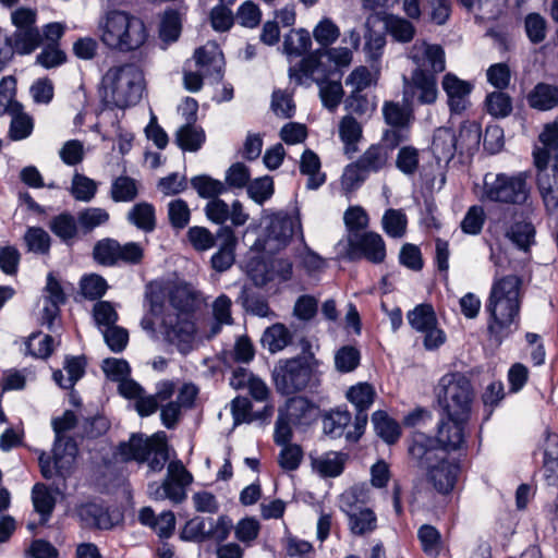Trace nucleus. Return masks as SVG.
<instances>
[{"instance_id": "obj_1", "label": "nucleus", "mask_w": 558, "mask_h": 558, "mask_svg": "<svg viewBox=\"0 0 558 558\" xmlns=\"http://www.w3.org/2000/svg\"><path fill=\"white\" fill-rule=\"evenodd\" d=\"M198 298L197 291L186 282H178L167 289L157 283L147 287L150 315L159 320V330L165 340L182 353L192 348L195 338L192 313Z\"/></svg>"}, {"instance_id": "obj_2", "label": "nucleus", "mask_w": 558, "mask_h": 558, "mask_svg": "<svg viewBox=\"0 0 558 558\" xmlns=\"http://www.w3.org/2000/svg\"><path fill=\"white\" fill-rule=\"evenodd\" d=\"M522 280L514 275L495 279L486 302L489 314L487 329L490 338L500 344L518 328Z\"/></svg>"}, {"instance_id": "obj_3", "label": "nucleus", "mask_w": 558, "mask_h": 558, "mask_svg": "<svg viewBox=\"0 0 558 558\" xmlns=\"http://www.w3.org/2000/svg\"><path fill=\"white\" fill-rule=\"evenodd\" d=\"M97 36L107 49L128 53L141 50L149 39V32L138 15L112 9L99 17Z\"/></svg>"}, {"instance_id": "obj_4", "label": "nucleus", "mask_w": 558, "mask_h": 558, "mask_svg": "<svg viewBox=\"0 0 558 558\" xmlns=\"http://www.w3.org/2000/svg\"><path fill=\"white\" fill-rule=\"evenodd\" d=\"M144 88V74L133 63L111 66L102 77L105 102L120 109L135 106L141 100Z\"/></svg>"}, {"instance_id": "obj_5", "label": "nucleus", "mask_w": 558, "mask_h": 558, "mask_svg": "<svg viewBox=\"0 0 558 558\" xmlns=\"http://www.w3.org/2000/svg\"><path fill=\"white\" fill-rule=\"evenodd\" d=\"M433 442L427 435L415 433L409 452L426 469L427 480L434 488L441 494H448L456 484L459 466L440 456Z\"/></svg>"}, {"instance_id": "obj_6", "label": "nucleus", "mask_w": 558, "mask_h": 558, "mask_svg": "<svg viewBox=\"0 0 558 558\" xmlns=\"http://www.w3.org/2000/svg\"><path fill=\"white\" fill-rule=\"evenodd\" d=\"M372 499L371 487L360 483L345 489L339 498L340 510L345 514L351 534L364 536L377 529V515L366 507Z\"/></svg>"}, {"instance_id": "obj_7", "label": "nucleus", "mask_w": 558, "mask_h": 558, "mask_svg": "<svg viewBox=\"0 0 558 558\" xmlns=\"http://www.w3.org/2000/svg\"><path fill=\"white\" fill-rule=\"evenodd\" d=\"M439 405L449 417L470 420L474 403V390L470 380L460 373L444 375L436 388Z\"/></svg>"}, {"instance_id": "obj_8", "label": "nucleus", "mask_w": 558, "mask_h": 558, "mask_svg": "<svg viewBox=\"0 0 558 558\" xmlns=\"http://www.w3.org/2000/svg\"><path fill=\"white\" fill-rule=\"evenodd\" d=\"M117 454L123 461L148 462L151 472H160L168 460L166 435L162 432L150 437L133 434L128 442H122Z\"/></svg>"}, {"instance_id": "obj_9", "label": "nucleus", "mask_w": 558, "mask_h": 558, "mask_svg": "<svg viewBox=\"0 0 558 558\" xmlns=\"http://www.w3.org/2000/svg\"><path fill=\"white\" fill-rule=\"evenodd\" d=\"M530 190L525 173L508 175L505 173H486L478 195L482 201L524 204Z\"/></svg>"}, {"instance_id": "obj_10", "label": "nucleus", "mask_w": 558, "mask_h": 558, "mask_svg": "<svg viewBox=\"0 0 558 558\" xmlns=\"http://www.w3.org/2000/svg\"><path fill=\"white\" fill-rule=\"evenodd\" d=\"M319 365V361L312 353L280 362L272 374L277 390L282 395L303 390L308 385L313 371Z\"/></svg>"}, {"instance_id": "obj_11", "label": "nucleus", "mask_w": 558, "mask_h": 558, "mask_svg": "<svg viewBox=\"0 0 558 558\" xmlns=\"http://www.w3.org/2000/svg\"><path fill=\"white\" fill-rule=\"evenodd\" d=\"M75 424L76 416L72 411H65L62 416L52 421L56 433L53 465L61 476H65L71 471L77 453L76 444L70 438H64L62 434L72 429Z\"/></svg>"}, {"instance_id": "obj_12", "label": "nucleus", "mask_w": 558, "mask_h": 558, "mask_svg": "<svg viewBox=\"0 0 558 558\" xmlns=\"http://www.w3.org/2000/svg\"><path fill=\"white\" fill-rule=\"evenodd\" d=\"M410 326L423 335V344L426 350H435L446 341V335L438 327L436 313L430 304L423 303L416 305L407 314Z\"/></svg>"}, {"instance_id": "obj_13", "label": "nucleus", "mask_w": 558, "mask_h": 558, "mask_svg": "<svg viewBox=\"0 0 558 558\" xmlns=\"http://www.w3.org/2000/svg\"><path fill=\"white\" fill-rule=\"evenodd\" d=\"M301 225L298 218L275 215L269 217L265 223V231L258 240L262 250L267 254H275L284 248L296 229Z\"/></svg>"}, {"instance_id": "obj_14", "label": "nucleus", "mask_w": 558, "mask_h": 558, "mask_svg": "<svg viewBox=\"0 0 558 558\" xmlns=\"http://www.w3.org/2000/svg\"><path fill=\"white\" fill-rule=\"evenodd\" d=\"M193 481L192 474L179 460L171 461L167 468V476L161 485L149 487L150 496L156 500L170 499L180 504L186 498L185 487Z\"/></svg>"}, {"instance_id": "obj_15", "label": "nucleus", "mask_w": 558, "mask_h": 558, "mask_svg": "<svg viewBox=\"0 0 558 558\" xmlns=\"http://www.w3.org/2000/svg\"><path fill=\"white\" fill-rule=\"evenodd\" d=\"M438 88L436 75L413 70L410 77H403V100H416L421 105H432L437 100Z\"/></svg>"}, {"instance_id": "obj_16", "label": "nucleus", "mask_w": 558, "mask_h": 558, "mask_svg": "<svg viewBox=\"0 0 558 558\" xmlns=\"http://www.w3.org/2000/svg\"><path fill=\"white\" fill-rule=\"evenodd\" d=\"M408 58L415 64L414 70L436 75L446 69L445 51L439 45L416 40L410 48Z\"/></svg>"}, {"instance_id": "obj_17", "label": "nucleus", "mask_w": 558, "mask_h": 558, "mask_svg": "<svg viewBox=\"0 0 558 558\" xmlns=\"http://www.w3.org/2000/svg\"><path fill=\"white\" fill-rule=\"evenodd\" d=\"M330 74L331 69L326 65V58L322 57L320 50L303 59L298 69L289 70L290 77L301 85L323 84Z\"/></svg>"}, {"instance_id": "obj_18", "label": "nucleus", "mask_w": 558, "mask_h": 558, "mask_svg": "<svg viewBox=\"0 0 558 558\" xmlns=\"http://www.w3.org/2000/svg\"><path fill=\"white\" fill-rule=\"evenodd\" d=\"M441 87L447 96V104L453 113H462L471 106V94L474 85L461 80L453 73H447L442 77Z\"/></svg>"}, {"instance_id": "obj_19", "label": "nucleus", "mask_w": 558, "mask_h": 558, "mask_svg": "<svg viewBox=\"0 0 558 558\" xmlns=\"http://www.w3.org/2000/svg\"><path fill=\"white\" fill-rule=\"evenodd\" d=\"M44 293L40 300L43 305L40 322L49 329H52L53 322L59 315V306L65 301L63 289L52 274H49L47 277Z\"/></svg>"}, {"instance_id": "obj_20", "label": "nucleus", "mask_w": 558, "mask_h": 558, "mask_svg": "<svg viewBox=\"0 0 558 558\" xmlns=\"http://www.w3.org/2000/svg\"><path fill=\"white\" fill-rule=\"evenodd\" d=\"M469 420L461 417L441 418L437 429V442L445 450H457L462 447L465 438V427Z\"/></svg>"}, {"instance_id": "obj_21", "label": "nucleus", "mask_w": 558, "mask_h": 558, "mask_svg": "<svg viewBox=\"0 0 558 558\" xmlns=\"http://www.w3.org/2000/svg\"><path fill=\"white\" fill-rule=\"evenodd\" d=\"M537 183L547 210L558 216V163L538 168Z\"/></svg>"}, {"instance_id": "obj_22", "label": "nucleus", "mask_w": 558, "mask_h": 558, "mask_svg": "<svg viewBox=\"0 0 558 558\" xmlns=\"http://www.w3.org/2000/svg\"><path fill=\"white\" fill-rule=\"evenodd\" d=\"M539 142L542 147H536L533 153L536 167L558 163V117L545 125L544 131L539 134Z\"/></svg>"}, {"instance_id": "obj_23", "label": "nucleus", "mask_w": 558, "mask_h": 558, "mask_svg": "<svg viewBox=\"0 0 558 558\" xmlns=\"http://www.w3.org/2000/svg\"><path fill=\"white\" fill-rule=\"evenodd\" d=\"M78 515L86 525L96 526L98 529H111L121 519L118 511H109L97 504H87L78 508Z\"/></svg>"}, {"instance_id": "obj_24", "label": "nucleus", "mask_w": 558, "mask_h": 558, "mask_svg": "<svg viewBox=\"0 0 558 558\" xmlns=\"http://www.w3.org/2000/svg\"><path fill=\"white\" fill-rule=\"evenodd\" d=\"M196 65L206 75H216L221 78V70L223 66V56L219 46L215 43H207L198 48L194 53Z\"/></svg>"}, {"instance_id": "obj_25", "label": "nucleus", "mask_w": 558, "mask_h": 558, "mask_svg": "<svg viewBox=\"0 0 558 558\" xmlns=\"http://www.w3.org/2000/svg\"><path fill=\"white\" fill-rule=\"evenodd\" d=\"M217 238L221 241L219 251L211 257V265L218 271H225L231 267L234 262V246L236 238L229 227H221L217 233Z\"/></svg>"}, {"instance_id": "obj_26", "label": "nucleus", "mask_w": 558, "mask_h": 558, "mask_svg": "<svg viewBox=\"0 0 558 558\" xmlns=\"http://www.w3.org/2000/svg\"><path fill=\"white\" fill-rule=\"evenodd\" d=\"M345 462V453L329 451L314 458L312 460V466L322 477H337L343 472Z\"/></svg>"}, {"instance_id": "obj_27", "label": "nucleus", "mask_w": 558, "mask_h": 558, "mask_svg": "<svg viewBox=\"0 0 558 558\" xmlns=\"http://www.w3.org/2000/svg\"><path fill=\"white\" fill-rule=\"evenodd\" d=\"M457 149L456 133L449 128H439L435 131L432 142V151L438 161H449Z\"/></svg>"}, {"instance_id": "obj_28", "label": "nucleus", "mask_w": 558, "mask_h": 558, "mask_svg": "<svg viewBox=\"0 0 558 558\" xmlns=\"http://www.w3.org/2000/svg\"><path fill=\"white\" fill-rule=\"evenodd\" d=\"M527 104L531 108L547 111L558 105V88L546 83H538L527 95Z\"/></svg>"}, {"instance_id": "obj_29", "label": "nucleus", "mask_w": 558, "mask_h": 558, "mask_svg": "<svg viewBox=\"0 0 558 558\" xmlns=\"http://www.w3.org/2000/svg\"><path fill=\"white\" fill-rule=\"evenodd\" d=\"M300 171L307 177L306 187L316 190L326 181V175L320 171V159L311 149H305L301 156Z\"/></svg>"}, {"instance_id": "obj_30", "label": "nucleus", "mask_w": 558, "mask_h": 558, "mask_svg": "<svg viewBox=\"0 0 558 558\" xmlns=\"http://www.w3.org/2000/svg\"><path fill=\"white\" fill-rule=\"evenodd\" d=\"M339 136L343 143L344 153L352 157L357 151V143L362 138V126L351 116H345L339 123Z\"/></svg>"}, {"instance_id": "obj_31", "label": "nucleus", "mask_w": 558, "mask_h": 558, "mask_svg": "<svg viewBox=\"0 0 558 558\" xmlns=\"http://www.w3.org/2000/svg\"><path fill=\"white\" fill-rule=\"evenodd\" d=\"M390 150L383 145H372L355 161L367 174L383 170L389 160Z\"/></svg>"}, {"instance_id": "obj_32", "label": "nucleus", "mask_w": 558, "mask_h": 558, "mask_svg": "<svg viewBox=\"0 0 558 558\" xmlns=\"http://www.w3.org/2000/svg\"><path fill=\"white\" fill-rule=\"evenodd\" d=\"M357 247L364 257L372 263H381L386 257L385 242L378 233L367 232L363 234L357 242Z\"/></svg>"}, {"instance_id": "obj_33", "label": "nucleus", "mask_w": 558, "mask_h": 558, "mask_svg": "<svg viewBox=\"0 0 558 558\" xmlns=\"http://www.w3.org/2000/svg\"><path fill=\"white\" fill-rule=\"evenodd\" d=\"M175 142L183 150L196 151L205 142L204 130L193 123H185L177 131Z\"/></svg>"}, {"instance_id": "obj_34", "label": "nucleus", "mask_w": 558, "mask_h": 558, "mask_svg": "<svg viewBox=\"0 0 558 558\" xmlns=\"http://www.w3.org/2000/svg\"><path fill=\"white\" fill-rule=\"evenodd\" d=\"M345 397L356 411L365 412L374 403L376 391L368 383H357L347 390Z\"/></svg>"}, {"instance_id": "obj_35", "label": "nucleus", "mask_w": 558, "mask_h": 558, "mask_svg": "<svg viewBox=\"0 0 558 558\" xmlns=\"http://www.w3.org/2000/svg\"><path fill=\"white\" fill-rule=\"evenodd\" d=\"M291 341V333L283 324H274L268 327L262 337V343L269 352L283 350Z\"/></svg>"}, {"instance_id": "obj_36", "label": "nucleus", "mask_w": 558, "mask_h": 558, "mask_svg": "<svg viewBox=\"0 0 558 558\" xmlns=\"http://www.w3.org/2000/svg\"><path fill=\"white\" fill-rule=\"evenodd\" d=\"M252 404L247 398L236 397L231 403V413L235 424L251 422L255 418H269L272 415L274 408L266 405L262 414H253L251 411Z\"/></svg>"}, {"instance_id": "obj_37", "label": "nucleus", "mask_w": 558, "mask_h": 558, "mask_svg": "<svg viewBox=\"0 0 558 558\" xmlns=\"http://www.w3.org/2000/svg\"><path fill=\"white\" fill-rule=\"evenodd\" d=\"M387 33L399 43H409L415 35V27L408 20L397 15H386L384 17Z\"/></svg>"}, {"instance_id": "obj_38", "label": "nucleus", "mask_w": 558, "mask_h": 558, "mask_svg": "<svg viewBox=\"0 0 558 558\" xmlns=\"http://www.w3.org/2000/svg\"><path fill=\"white\" fill-rule=\"evenodd\" d=\"M376 434L387 444H393L400 437L399 424L390 418L384 411H376L372 415Z\"/></svg>"}, {"instance_id": "obj_39", "label": "nucleus", "mask_w": 558, "mask_h": 558, "mask_svg": "<svg viewBox=\"0 0 558 558\" xmlns=\"http://www.w3.org/2000/svg\"><path fill=\"white\" fill-rule=\"evenodd\" d=\"M51 231L65 243H71L78 233V221L70 214H60L51 219Z\"/></svg>"}, {"instance_id": "obj_40", "label": "nucleus", "mask_w": 558, "mask_h": 558, "mask_svg": "<svg viewBox=\"0 0 558 558\" xmlns=\"http://www.w3.org/2000/svg\"><path fill=\"white\" fill-rule=\"evenodd\" d=\"M85 369V361L83 357H69L64 364V371L68 377L64 378L62 371L53 373L54 381L62 388L69 389L83 376Z\"/></svg>"}, {"instance_id": "obj_41", "label": "nucleus", "mask_w": 558, "mask_h": 558, "mask_svg": "<svg viewBox=\"0 0 558 558\" xmlns=\"http://www.w3.org/2000/svg\"><path fill=\"white\" fill-rule=\"evenodd\" d=\"M13 48L20 54H29L41 43V35L37 27L15 31L12 35Z\"/></svg>"}, {"instance_id": "obj_42", "label": "nucleus", "mask_w": 558, "mask_h": 558, "mask_svg": "<svg viewBox=\"0 0 558 558\" xmlns=\"http://www.w3.org/2000/svg\"><path fill=\"white\" fill-rule=\"evenodd\" d=\"M312 46L308 31L304 28L292 29L286 35L283 51L288 56H301Z\"/></svg>"}, {"instance_id": "obj_43", "label": "nucleus", "mask_w": 558, "mask_h": 558, "mask_svg": "<svg viewBox=\"0 0 558 558\" xmlns=\"http://www.w3.org/2000/svg\"><path fill=\"white\" fill-rule=\"evenodd\" d=\"M16 81L13 76H5L0 82V116L16 113L21 104L14 99Z\"/></svg>"}, {"instance_id": "obj_44", "label": "nucleus", "mask_w": 558, "mask_h": 558, "mask_svg": "<svg viewBox=\"0 0 558 558\" xmlns=\"http://www.w3.org/2000/svg\"><path fill=\"white\" fill-rule=\"evenodd\" d=\"M97 183L78 172H75L72 177L70 194L78 202H90L96 192H97Z\"/></svg>"}, {"instance_id": "obj_45", "label": "nucleus", "mask_w": 558, "mask_h": 558, "mask_svg": "<svg viewBox=\"0 0 558 558\" xmlns=\"http://www.w3.org/2000/svg\"><path fill=\"white\" fill-rule=\"evenodd\" d=\"M32 501L35 510L47 520L51 514L56 498L51 490L44 484H36L32 489Z\"/></svg>"}, {"instance_id": "obj_46", "label": "nucleus", "mask_w": 558, "mask_h": 558, "mask_svg": "<svg viewBox=\"0 0 558 558\" xmlns=\"http://www.w3.org/2000/svg\"><path fill=\"white\" fill-rule=\"evenodd\" d=\"M312 33L315 41L324 48L329 47L340 37L339 26L329 17L322 19Z\"/></svg>"}, {"instance_id": "obj_47", "label": "nucleus", "mask_w": 558, "mask_h": 558, "mask_svg": "<svg viewBox=\"0 0 558 558\" xmlns=\"http://www.w3.org/2000/svg\"><path fill=\"white\" fill-rule=\"evenodd\" d=\"M381 223L387 235L402 238L407 230L408 220L402 210L391 208L385 211Z\"/></svg>"}, {"instance_id": "obj_48", "label": "nucleus", "mask_w": 558, "mask_h": 558, "mask_svg": "<svg viewBox=\"0 0 558 558\" xmlns=\"http://www.w3.org/2000/svg\"><path fill=\"white\" fill-rule=\"evenodd\" d=\"M469 11L481 13L485 19L498 16L507 4V0H459Z\"/></svg>"}, {"instance_id": "obj_49", "label": "nucleus", "mask_w": 558, "mask_h": 558, "mask_svg": "<svg viewBox=\"0 0 558 558\" xmlns=\"http://www.w3.org/2000/svg\"><path fill=\"white\" fill-rule=\"evenodd\" d=\"M535 229L531 222L519 221L507 231V238L519 248L526 251L534 242Z\"/></svg>"}, {"instance_id": "obj_50", "label": "nucleus", "mask_w": 558, "mask_h": 558, "mask_svg": "<svg viewBox=\"0 0 558 558\" xmlns=\"http://www.w3.org/2000/svg\"><path fill=\"white\" fill-rule=\"evenodd\" d=\"M383 114L386 123L392 128H408L412 120L411 111L393 101L384 104Z\"/></svg>"}, {"instance_id": "obj_51", "label": "nucleus", "mask_w": 558, "mask_h": 558, "mask_svg": "<svg viewBox=\"0 0 558 558\" xmlns=\"http://www.w3.org/2000/svg\"><path fill=\"white\" fill-rule=\"evenodd\" d=\"M367 173L356 163L348 165L341 175V190L344 195H350L356 191L367 178Z\"/></svg>"}, {"instance_id": "obj_52", "label": "nucleus", "mask_w": 558, "mask_h": 558, "mask_svg": "<svg viewBox=\"0 0 558 558\" xmlns=\"http://www.w3.org/2000/svg\"><path fill=\"white\" fill-rule=\"evenodd\" d=\"M423 551L427 556L437 557L441 549V536L438 530L432 525H422L417 531Z\"/></svg>"}, {"instance_id": "obj_53", "label": "nucleus", "mask_w": 558, "mask_h": 558, "mask_svg": "<svg viewBox=\"0 0 558 558\" xmlns=\"http://www.w3.org/2000/svg\"><path fill=\"white\" fill-rule=\"evenodd\" d=\"M351 422V414L345 410H336L324 417L323 428L333 438L340 437Z\"/></svg>"}, {"instance_id": "obj_54", "label": "nucleus", "mask_w": 558, "mask_h": 558, "mask_svg": "<svg viewBox=\"0 0 558 558\" xmlns=\"http://www.w3.org/2000/svg\"><path fill=\"white\" fill-rule=\"evenodd\" d=\"M129 220L137 228L150 231L155 227V209L148 203L136 204L129 213Z\"/></svg>"}, {"instance_id": "obj_55", "label": "nucleus", "mask_w": 558, "mask_h": 558, "mask_svg": "<svg viewBox=\"0 0 558 558\" xmlns=\"http://www.w3.org/2000/svg\"><path fill=\"white\" fill-rule=\"evenodd\" d=\"M109 220V214L106 209L99 207H88L80 211L77 221L80 228L89 232L97 227L105 225Z\"/></svg>"}, {"instance_id": "obj_56", "label": "nucleus", "mask_w": 558, "mask_h": 558, "mask_svg": "<svg viewBox=\"0 0 558 558\" xmlns=\"http://www.w3.org/2000/svg\"><path fill=\"white\" fill-rule=\"evenodd\" d=\"M281 545L286 555L291 558H305L313 551V545L310 542L292 535L287 527L281 538Z\"/></svg>"}, {"instance_id": "obj_57", "label": "nucleus", "mask_w": 558, "mask_h": 558, "mask_svg": "<svg viewBox=\"0 0 558 558\" xmlns=\"http://www.w3.org/2000/svg\"><path fill=\"white\" fill-rule=\"evenodd\" d=\"M318 86L319 97L324 107L330 111L336 110L343 97V88L340 81H327Z\"/></svg>"}, {"instance_id": "obj_58", "label": "nucleus", "mask_w": 558, "mask_h": 558, "mask_svg": "<svg viewBox=\"0 0 558 558\" xmlns=\"http://www.w3.org/2000/svg\"><path fill=\"white\" fill-rule=\"evenodd\" d=\"M12 117L9 135L13 141H22L27 138L34 128L33 119L22 111V108L19 109L16 113H11Z\"/></svg>"}, {"instance_id": "obj_59", "label": "nucleus", "mask_w": 558, "mask_h": 558, "mask_svg": "<svg viewBox=\"0 0 558 558\" xmlns=\"http://www.w3.org/2000/svg\"><path fill=\"white\" fill-rule=\"evenodd\" d=\"M118 250V241L113 239H104L95 244L93 255L97 263L105 266H113L117 265Z\"/></svg>"}, {"instance_id": "obj_60", "label": "nucleus", "mask_w": 558, "mask_h": 558, "mask_svg": "<svg viewBox=\"0 0 558 558\" xmlns=\"http://www.w3.org/2000/svg\"><path fill=\"white\" fill-rule=\"evenodd\" d=\"M361 355L357 349L344 345L335 353V367L340 373L353 372L360 364Z\"/></svg>"}, {"instance_id": "obj_61", "label": "nucleus", "mask_w": 558, "mask_h": 558, "mask_svg": "<svg viewBox=\"0 0 558 558\" xmlns=\"http://www.w3.org/2000/svg\"><path fill=\"white\" fill-rule=\"evenodd\" d=\"M137 193L136 181L129 177H119L112 182L111 197L114 202H131Z\"/></svg>"}, {"instance_id": "obj_62", "label": "nucleus", "mask_w": 558, "mask_h": 558, "mask_svg": "<svg viewBox=\"0 0 558 558\" xmlns=\"http://www.w3.org/2000/svg\"><path fill=\"white\" fill-rule=\"evenodd\" d=\"M191 183L203 198H218L217 196L226 191V186L221 181L207 175L195 177Z\"/></svg>"}, {"instance_id": "obj_63", "label": "nucleus", "mask_w": 558, "mask_h": 558, "mask_svg": "<svg viewBox=\"0 0 558 558\" xmlns=\"http://www.w3.org/2000/svg\"><path fill=\"white\" fill-rule=\"evenodd\" d=\"M486 219L485 211L482 206H471L464 215L460 227L463 233L470 235L480 234Z\"/></svg>"}, {"instance_id": "obj_64", "label": "nucleus", "mask_w": 558, "mask_h": 558, "mask_svg": "<svg viewBox=\"0 0 558 558\" xmlns=\"http://www.w3.org/2000/svg\"><path fill=\"white\" fill-rule=\"evenodd\" d=\"M420 165L418 150L413 146H403L399 149L396 158V167L407 175L414 174Z\"/></svg>"}]
</instances>
